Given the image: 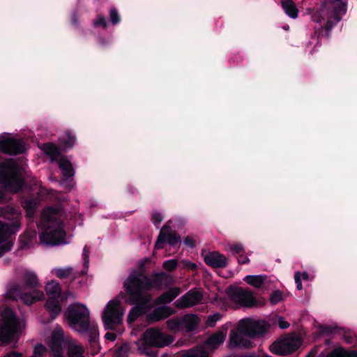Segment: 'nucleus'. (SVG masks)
I'll list each match as a JSON object with an SVG mask.
<instances>
[{"label":"nucleus","instance_id":"22","mask_svg":"<svg viewBox=\"0 0 357 357\" xmlns=\"http://www.w3.org/2000/svg\"><path fill=\"white\" fill-rule=\"evenodd\" d=\"M19 298L27 305H31L33 303L40 301L44 298V294L42 291L38 289H32L29 293L20 294Z\"/></svg>","mask_w":357,"mask_h":357},{"label":"nucleus","instance_id":"21","mask_svg":"<svg viewBox=\"0 0 357 357\" xmlns=\"http://www.w3.org/2000/svg\"><path fill=\"white\" fill-rule=\"evenodd\" d=\"M174 311L169 306H162L155 308L151 313L148 315V319L151 321H158L160 319H165L172 314Z\"/></svg>","mask_w":357,"mask_h":357},{"label":"nucleus","instance_id":"29","mask_svg":"<svg viewBox=\"0 0 357 357\" xmlns=\"http://www.w3.org/2000/svg\"><path fill=\"white\" fill-rule=\"evenodd\" d=\"M24 281L25 285L31 289L36 287L38 284L36 275L32 272H26L24 273Z\"/></svg>","mask_w":357,"mask_h":357},{"label":"nucleus","instance_id":"6","mask_svg":"<svg viewBox=\"0 0 357 357\" xmlns=\"http://www.w3.org/2000/svg\"><path fill=\"white\" fill-rule=\"evenodd\" d=\"M63 342L68 345V357H84L82 346L75 340L65 337L62 328L59 326L53 331L47 342L53 357H63Z\"/></svg>","mask_w":357,"mask_h":357},{"label":"nucleus","instance_id":"17","mask_svg":"<svg viewBox=\"0 0 357 357\" xmlns=\"http://www.w3.org/2000/svg\"><path fill=\"white\" fill-rule=\"evenodd\" d=\"M169 227L166 225L160 230L159 236L155 243V248L160 249L164 247L165 242H167L172 246H176L181 243L179 238H178L174 233L169 231Z\"/></svg>","mask_w":357,"mask_h":357},{"label":"nucleus","instance_id":"4","mask_svg":"<svg viewBox=\"0 0 357 357\" xmlns=\"http://www.w3.org/2000/svg\"><path fill=\"white\" fill-rule=\"evenodd\" d=\"M346 12L345 4L342 0H326L323 2L320 9L307 8V15H311L312 21L331 28L334 22L340 20V15Z\"/></svg>","mask_w":357,"mask_h":357},{"label":"nucleus","instance_id":"30","mask_svg":"<svg viewBox=\"0 0 357 357\" xmlns=\"http://www.w3.org/2000/svg\"><path fill=\"white\" fill-rule=\"evenodd\" d=\"M36 206H37L36 201L26 199L24 202L23 207L25 209L26 215L29 218H32L33 216Z\"/></svg>","mask_w":357,"mask_h":357},{"label":"nucleus","instance_id":"1","mask_svg":"<svg viewBox=\"0 0 357 357\" xmlns=\"http://www.w3.org/2000/svg\"><path fill=\"white\" fill-rule=\"evenodd\" d=\"M153 286L146 276L137 272L131 273L124 282L125 293H121L119 297L124 298L125 302L128 304H137L128 314V322L134 321L139 315L150 309L149 302L151 296L148 291Z\"/></svg>","mask_w":357,"mask_h":357},{"label":"nucleus","instance_id":"35","mask_svg":"<svg viewBox=\"0 0 357 357\" xmlns=\"http://www.w3.org/2000/svg\"><path fill=\"white\" fill-rule=\"evenodd\" d=\"M46 347L42 344H37L34 347L32 356L41 357L46 352Z\"/></svg>","mask_w":357,"mask_h":357},{"label":"nucleus","instance_id":"24","mask_svg":"<svg viewBox=\"0 0 357 357\" xmlns=\"http://www.w3.org/2000/svg\"><path fill=\"white\" fill-rule=\"evenodd\" d=\"M243 280L248 284L255 287L261 288L265 284L266 276L264 275H246Z\"/></svg>","mask_w":357,"mask_h":357},{"label":"nucleus","instance_id":"37","mask_svg":"<svg viewBox=\"0 0 357 357\" xmlns=\"http://www.w3.org/2000/svg\"><path fill=\"white\" fill-rule=\"evenodd\" d=\"M283 299L282 293L280 291H275L272 293L270 301L273 304L278 303Z\"/></svg>","mask_w":357,"mask_h":357},{"label":"nucleus","instance_id":"53","mask_svg":"<svg viewBox=\"0 0 357 357\" xmlns=\"http://www.w3.org/2000/svg\"><path fill=\"white\" fill-rule=\"evenodd\" d=\"M158 276L162 277V276H163V274H162V273L159 274Z\"/></svg>","mask_w":357,"mask_h":357},{"label":"nucleus","instance_id":"48","mask_svg":"<svg viewBox=\"0 0 357 357\" xmlns=\"http://www.w3.org/2000/svg\"><path fill=\"white\" fill-rule=\"evenodd\" d=\"M4 357H22V356L21 353L13 351L7 354Z\"/></svg>","mask_w":357,"mask_h":357},{"label":"nucleus","instance_id":"54","mask_svg":"<svg viewBox=\"0 0 357 357\" xmlns=\"http://www.w3.org/2000/svg\"><path fill=\"white\" fill-rule=\"evenodd\" d=\"M93 332H94V334L96 335V329L93 328Z\"/></svg>","mask_w":357,"mask_h":357},{"label":"nucleus","instance_id":"46","mask_svg":"<svg viewBox=\"0 0 357 357\" xmlns=\"http://www.w3.org/2000/svg\"><path fill=\"white\" fill-rule=\"evenodd\" d=\"M184 266L187 268L195 270L197 268V265L194 263H192L190 261H184Z\"/></svg>","mask_w":357,"mask_h":357},{"label":"nucleus","instance_id":"10","mask_svg":"<svg viewBox=\"0 0 357 357\" xmlns=\"http://www.w3.org/2000/svg\"><path fill=\"white\" fill-rule=\"evenodd\" d=\"M45 291L48 296L45 306L52 319H54L61 312V303L64 302L66 298L61 295V287L56 281L51 280L47 282Z\"/></svg>","mask_w":357,"mask_h":357},{"label":"nucleus","instance_id":"18","mask_svg":"<svg viewBox=\"0 0 357 357\" xmlns=\"http://www.w3.org/2000/svg\"><path fill=\"white\" fill-rule=\"evenodd\" d=\"M202 294L197 291H190L176 301V305L180 308L189 307L199 303Z\"/></svg>","mask_w":357,"mask_h":357},{"label":"nucleus","instance_id":"11","mask_svg":"<svg viewBox=\"0 0 357 357\" xmlns=\"http://www.w3.org/2000/svg\"><path fill=\"white\" fill-rule=\"evenodd\" d=\"M41 149L45 154L50 156L51 161H56L64 178L72 177L75 172L72 164L66 158L60 155L59 149L52 143L44 144Z\"/></svg>","mask_w":357,"mask_h":357},{"label":"nucleus","instance_id":"42","mask_svg":"<svg viewBox=\"0 0 357 357\" xmlns=\"http://www.w3.org/2000/svg\"><path fill=\"white\" fill-rule=\"evenodd\" d=\"M152 220L155 225H158L162 220V216L159 213H154L152 215Z\"/></svg>","mask_w":357,"mask_h":357},{"label":"nucleus","instance_id":"3","mask_svg":"<svg viewBox=\"0 0 357 357\" xmlns=\"http://www.w3.org/2000/svg\"><path fill=\"white\" fill-rule=\"evenodd\" d=\"M40 234L41 243L46 245H59L66 243L65 231L60 220V213L52 207L45 208L41 215Z\"/></svg>","mask_w":357,"mask_h":357},{"label":"nucleus","instance_id":"49","mask_svg":"<svg viewBox=\"0 0 357 357\" xmlns=\"http://www.w3.org/2000/svg\"><path fill=\"white\" fill-rule=\"evenodd\" d=\"M302 277L303 280H307L308 279V274L307 273H303L302 274Z\"/></svg>","mask_w":357,"mask_h":357},{"label":"nucleus","instance_id":"27","mask_svg":"<svg viewBox=\"0 0 357 357\" xmlns=\"http://www.w3.org/2000/svg\"><path fill=\"white\" fill-rule=\"evenodd\" d=\"M181 357H208V351H206L202 346L188 350L183 354Z\"/></svg>","mask_w":357,"mask_h":357},{"label":"nucleus","instance_id":"5","mask_svg":"<svg viewBox=\"0 0 357 357\" xmlns=\"http://www.w3.org/2000/svg\"><path fill=\"white\" fill-rule=\"evenodd\" d=\"M26 328V321L17 317L10 309H5L0 319V346H6L17 339Z\"/></svg>","mask_w":357,"mask_h":357},{"label":"nucleus","instance_id":"39","mask_svg":"<svg viewBox=\"0 0 357 357\" xmlns=\"http://www.w3.org/2000/svg\"><path fill=\"white\" fill-rule=\"evenodd\" d=\"M231 252L234 255H241L244 252L243 246L242 245H231Z\"/></svg>","mask_w":357,"mask_h":357},{"label":"nucleus","instance_id":"31","mask_svg":"<svg viewBox=\"0 0 357 357\" xmlns=\"http://www.w3.org/2000/svg\"><path fill=\"white\" fill-rule=\"evenodd\" d=\"M167 328L170 331H178L183 330L182 318H173L167 321Z\"/></svg>","mask_w":357,"mask_h":357},{"label":"nucleus","instance_id":"15","mask_svg":"<svg viewBox=\"0 0 357 357\" xmlns=\"http://www.w3.org/2000/svg\"><path fill=\"white\" fill-rule=\"evenodd\" d=\"M143 341L145 344L155 347H164L174 342L172 335L166 334L157 328H149L143 335Z\"/></svg>","mask_w":357,"mask_h":357},{"label":"nucleus","instance_id":"9","mask_svg":"<svg viewBox=\"0 0 357 357\" xmlns=\"http://www.w3.org/2000/svg\"><path fill=\"white\" fill-rule=\"evenodd\" d=\"M89 314L90 312L86 306L79 303L70 305L65 312L70 326L80 333L89 328Z\"/></svg>","mask_w":357,"mask_h":357},{"label":"nucleus","instance_id":"16","mask_svg":"<svg viewBox=\"0 0 357 357\" xmlns=\"http://www.w3.org/2000/svg\"><path fill=\"white\" fill-rule=\"evenodd\" d=\"M25 149L24 144L10 137L8 135H0V150L8 154H17Z\"/></svg>","mask_w":357,"mask_h":357},{"label":"nucleus","instance_id":"8","mask_svg":"<svg viewBox=\"0 0 357 357\" xmlns=\"http://www.w3.org/2000/svg\"><path fill=\"white\" fill-rule=\"evenodd\" d=\"M24 168L13 160H7L0 164V183L6 190L17 192L22 186Z\"/></svg>","mask_w":357,"mask_h":357},{"label":"nucleus","instance_id":"47","mask_svg":"<svg viewBox=\"0 0 357 357\" xmlns=\"http://www.w3.org/2000/svg\"><path fill=\"white\" fill-rule=\"evenodd\" d=\"M105 338L110 341H114L116 338V335L113 333H107L105 334Z\"/></svg>","mask_w":357,"mask_h":357},{"label":"nucleus","instance_id":"19","mask_svg":"<svg viewBox=\"0 0 357 357\" xmlns=\"http://www.w3.org/2000/svg\"><path fill=\"white\" fill-rule=\"evenodd\" d=\"M227 335V331H220L212 335L206 342L203 347L206 350L213 351L222 344Z\"/></svg>","mask_w":357,"mask_h":357},{"label":"nucleus","instance_id":"26","mask_svg":"<svg viewBox=\"0 0 357 357\" xmlns=\"http://www.w3.org/2000/svg\"><path fill=\"white\" fill-rule=\"evenodd\" d=\"M181 291L179 288L175 287L171 289L169 291L165 292L162 296H160L158 300V303H170L174 298H175L178 295H179Z\"/></svg>","mask_w":357,"mask_h":357},{"label":"nucleus","instance_id":"34","mask_svg":"<svg viewBox=\"0 0 357 357\" xmlns=\"http://www.w3.org/2000/svg\"><path fill=\"white\" fill-rule=\"evenodd\" d=\"M221 318V314L220 313H214L213 314L209 315L206 319V325L209 327H213L215 326V323L220 320Z\"/></svg>","mask_w":357,"mask_h":357},{"label":"nucleus","instance_id":"13","mask_svg":"<svg viewBox=\"0 0 357 357\" xmlns=\"http://www.w3.org/2000/svg\"><path fill=\"white\" fill-rule=\"evenodd\" d=\"M228 298L239 306L251 307L257 305V300L253 293L240 287H229L226 290Z\"/></svg>","mask_w":357,"mask_h":357},{"label":"nucleus","instance_id":"2","mask_svg":"<svg viewBox=\"0 0 357 357\" xmlns=\"http://www.w3.org/2000/svg\"><path fill=\"white\" fill-rule=\"evenodd\" d=\"M269 328L264 320L246 318L240 320L236 328L229 334V346L231 347H252L250 340L264 334Z\"/></svg>","mask_w":357,"mask_h":357},{"label":"nucleus","instance_id":"25","mask_svg":"<svg viewBox=\"0 0 357 357\" xmlns=\"http://www.w3.org/2000/svg\"><path fill=\"white\" fill-rule=\"evenodd\" d=\"M281 4L285 13L292 19L298 17V10L291 0H281Z\"/></svg>","mask_w":357,"mask_h":357},{"label":"nucleus","instance_id":"44","mask_svg":"<svg viewBox=\"0 0 357 357\" xmlns=\"http://www.w3.org/2000/svg\"><path fill=\"white\" fill-rule=\"evenodd\" d=\"M238 261L240 264H244L248 263L250 260L247 256L241 254L238 255Z\"/></svg>","mask_w":357,"mask_h":357},{"label":"nucleus","instance_id":"43","mask_svg":"<svg viewBox=\"0 0 357 357\" xmlns=\"http://www.w3.org/2000/svg\"><path fill=\"white\" fill-rule=\"evenodd\" d=\"M295 282L296 284L297 289L298 290L302 289V284L301 281V273L300 272H296L294 275Z\"/></svg>","mask_w":357,"mask_h":357},{"label":"nucleus","instance_id":"50","mask_svg":"<svg viewBox=\"0 0 357 357\" xmlns=\"http://www.w3.org/2000/svg\"><path fill=\"white\" fill-rule=\"evenodd\" d=\"M13 294H16L17 295L18 294V289L17 288L14 289Z\"/></svg>","mask_w":357,"mask_h":357},{"label":"nucleus","instance_id":"20","mask_svg":"<svg viewBox=\"0 0 357 357\" xmlns=\"http://www.w3.org/2000/svg\"><path fill=\"white\" fill-rule=\"evenodd\" d=\"M204 261L206 264L218 268L224 267L227 265V258L217 252H209L204 257Z\"/></svg>","mask_w":357,"mask_h":357},{"label":"nucleus","instance_id":"28","mask_svg":"<svg viewBox=\"0 0 357 357\" xmlns=\"http://www.w3.org/2000/svg\"><path fill=\"white\" fill-rule=\"evenodd\" d=\"M59 141L65 148H70L75 143V137L70 132H66L59 138Z\"/></svg>","mask_w":357,"mask_h":357},{"label":"nucleus","instance_id":"45","mask_svg":"<svg viewBox=\"0 0 357 357\" xmlns=\"http://www.w3.org/2000/svg\"><path fill=\"white\" fill-rule=\"evenodd\" d=\"M89 250L87 248L86 246H85L84 248V250H83V257H84V264H88L89 263Z\"/></svg>","mask_w":357,"mask_h":357},{"label":"nucleus","instance_id":"32","mask_svg":"<svg viewBox=\"0 0 357 357\" xmlns=\"http://www.w3.org/2000/svg\"><path fill=\"white\" fill-rule=\"evenodd\" d=\"M327 357H357V353H349L342 348H337L330 353Z\"/></svg>","mask_w":357,"mask_h":357},{"label":"nucleus","instance_id":"36","mask_svg":"<svg viewBox=\"0 0 357 357\" xmlns=\"http://www.w3.org/2000/svg\"><path fill=\"white\" fill-rule=\"evenodd\" d=\"M177 264H178V261L176 259H169V260L165 261L163 263V268L165 270L171 271L176 268V267L177 266Z\"/></svg>","mask_w":357,"mask_h":357},{"label":"nucleus","instance_id":"14","mask_svg":"<svg viewBox=\"0 0 357 357\" xmlns=\"http://www.w3.org/2000/svg\"><path fill=\"white\" fill-rule=\"evenodd\" d=\"M301 344V340L295 335L284 336L270 346L272 353L277 355H287L298 349Z\"/></svg>","mask_w":357,"mask_h":357},{"label":"nucleus","instance_id":"12","mask_svg":"<svg viewBox=\"0 0 357 357\" xmlns=\"http://www.w3.org/2000/svg\"><path fill=\"white\" fill-rule=\"evenodd\" d=\"M124 310L118 298L109 301L102 312V319L107 328H112L122 321Z\"/></svg>","mask_w":357,"mask_h":357},{"label":"nucleus","instance_id":"38","mask_svg":"<svg viewBox=\"0 0 357 357\" xmlns=\"http://www.w3.org/2000/svg\"><path fill=\"white\" fill-rule=\"evenodd\" d=\"M110 20L111 22L116 24L120 22V17L117 12V10L114 8L110 10Z\"/></svg>","mask_w":357,"mask_h":357},{"label":"nucleus","instance_id":"23","mask_svg":"<svg viewBox=\"0 0 357 357\" xmlns=\"http://www.w3.org/2000/svg\"><path fill=\"white\" fill-rule=\"evenodd\" d=\"M200 322L199 318L194 314H187L182 317L183 330L190 332L197 328Z\"/></svg>","mask_w":357,"mask_h":357},{"label":"nucleus","instance_id":"52","mask_svg":"<svg viewBox=\"0 0 357 357\" xmlns=\"http://www.w3.org/2000/svg\"><path fill=\"white\" fill-rule=\"evenodd\" d=\"M185 244H189V245H190L191 246H192V245H193V244L190 243V241H188V239H186V240H185Z\"/></svg>","mask_w":357,"mask_h":357},{"label":"nucleus","instance_id":"51","mask_svg":"<svg viewBox=\"0 0 357 357\" xmlns=\"http://www.w3.org/2000/svg\"><path fill=\"white\" fill-rule=\"evenodd\" d=\"M3 198V195L2 192L0 190V202H1Z\"/></svg>","mask_w":357,"mask_h":357},{"label":"nucleus","instance_id":"55","mask_svg":"<svg viewBox=\"0 0 357 357\" xmlns=\"http://www.w3.org/2000/svg\"><path fill=\"white\" fill-rule=\"evenodd\" d=\"M30 357H36V356H30Z\"/></svg>","mask_w":357,"mask_h":357},{"label":"nucleus","instance_id":"33","mask_svg":"<svg viewBox=\"0 0 357 357\" xmlns=\"http://www.w3.org/2000/svg\"><path fill=\"white\" fill-rule=\"evenodd\" d=\"M52 272L60 278H66L72 273L71 268H54Z\"/></svg>","mask_w":357,"mask_h":357},{"label":"nucleus","instance_id":"41","mask_svg":"<svg viewBox=\"0 0 357 357\" xmlns=\"http://www.w3.org/2000/svg\"><path fill=\"white\" fill-rule=\"evenodd\" d=\"M94 25L96 26H102L104 28L107 26L106 20L103 16H98L94 21Z\"/></svg>","mask_w":357,"mask_h":357},{"label":"nucleus","instance_id":"40","mask_svg":"<svg viewBox=\"0 0 357 357\" xmlns=\"http://www.w3.org/2000/svg\"><path fill=\"white\" fill-rule=\"evenodd\" d=\"M276 321L281 329H286L289 326V324L283 317H278Z\"/></svg>","mask_w":357,"mask_h":357},{"label":"nucleus","instance_id":"7","mask_svg":"<svg viewBox=\"0 0 357 357\" xmlns=\"http://www.w3.org/2000/svg\"><path fill=\"white\" fill-rule=\"evenodd\" d=\"M0 215L8 220H12L13 226L0 221V257L6 252L10 250L13 246L11 234L15 233L20 227L19 219L20 213L17 210L7 206L0 210Z\"/></svg>","mask_w":357,"mask_h":357}]
</instances>
